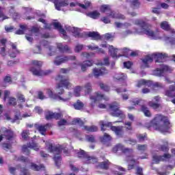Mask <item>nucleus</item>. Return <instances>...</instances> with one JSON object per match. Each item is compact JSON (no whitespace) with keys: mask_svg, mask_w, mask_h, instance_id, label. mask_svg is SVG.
<instances>
[{"mask_svg":"<svg viewBox=\"0 0 175 175\" xmlns=\"http://www.w3.org/2000/svg\"><path fill=\"white\" fill-rule=\"evenodd\" d=\"M133 23L135 25H138V27H139V29H135V32L136 33H144L145 35H147V36H148V38H150V39H154V40H157L158 39H163V40H165V42L170 43V44H175V30L170 27V25H169L167 22H162L161 24V28H162V29H164V31H167L169 33H171V37H167L166 36L161 37V33H154V31L151 30L150 27H148V25L146 24V18L135 19L133 21Z\"/></svg>","mask_w":175,"mask_h":175,"instance_id":"obj_1","label":"nucleus"},{"mask_svg":"<svg viewBox=\"0 0 175 175\" xmlns=\"http://www.w3.org/2000/svg\"><path fill=\"white\" fill-rule=\"evenodd\" d=\"M152 126L156 131L163 133L167 132L172 128V124H170V121L167 116L157 115L152 121V126H148V129H151Z\"/></svg>","mask_w":175,"mask_h":175,"instance_id":"obj_2","label":"nucleus"},{"mask_svg":"<svg viewBox=\"0 0 175 175\" xmlns=\"http://www.w3.org/2000/svg\"><path fill=\"white\" fill-rule=\"evenodd\" d=\"M100 47H103V49L99 48V46L94 44H90L88 46L89 50H91L92 51H95V50H96L97 54H105V50H107L108 49L109 54L111 55L112 58H119V57H121V55H117V53H118V51H122V50L114 49L113 46L107 44L106 42H103L100 45Z\"/></svg>","mask_w":175,"mask_h":175,"instance_id":"obj_3","label":"nucleus"},{"mask_svg":"<svg viewBox=\"0 0 175 175\" xmlns=\"http://www.w3.org/2000/svg\"><path fill=\"white\" fill-rule=\"evenodd\" d=\"M80 91H81L79 88L74 89V93L72 94L69 92L68 97L62 98L59 95H62L64 94V89L56 88L55 90L53 89H48L46 91V94H49L50 98L52 99H56L57 100H62L63 102H66V100H69L72 96H80Z\"/></svg>","mask_w":175,"mask_h":175,"instance_id":"obj_4","label":"nucleus"},{"mask_svg":"<svg viewBox=\"0 0 175 175\" xmlns=\"http://www.w3.org/2000/svg\"><path fill=\"white\" fill-rule=\"evenodd\" d=\"M113 152L122 151L126 154V161L129 162L128 170H132V169L135 167V165H137V163H139L137 161L135 160L133 156H132V152H133V150L132 149L125 148V146L121 144H118L115 147H113Z\"/></svg>","mask_w":175,"mask_h":175,"instance_id":"obj_5","label":"nucleus"},{"mask_svg":"<svg viewBox=\"0 0 175 175\" xmlns=\"http://www.w3.org/2000/svg\"><path fill=\"white\" fill-rule=\"evenodd\" d=\"M46 148L49 151V152H53L54 154V161L56 166H61V152H62V150L64 152V154H66L68 152V150L66 148H62V146H56L55 148H53V144L50 142H46Z\"/></svg>","mask_w":175,"mask_h":175,"instance_id":"obj_6","label":"nucleus"},{"mask_svg":"<svg viewBox=\"0 0 175 175\" xmlns=\"http://www.w3.org/2000/svg\"><path fill=\"white\" fill-rule=\"evenodd\" d=\"M165 58H166V55H163L162 53H159L147 55L144 59H142V67L148 68V65H150V64H151L154 59H155V62H163V61H165Z\"/></svg>","mask_w":175,"mask_h":175,"instance_id":"obj_7","label":"nucleus"},{"mask_svg":"<svg viewBox=\"0 0 175 175\" xmlns=\"http://www.w3.org/2000/svg\"><path fill=\"white\" fill-rule=\"evenodd\" d=\"M31 64L33 66H37V68L35 67H31L29 68L30 72H31L33 76H46L51 73V70H50L43 71L40 69V68H42V66L43 65V62L42 61L32 60Z\"/></svg>","mask_w":175,"mask_h":175,"instance_id":"obj_8","label":"nucleus"},{"mask_svg":"<svg viewBox=\"0 0 175 175\" xmlns=\"http://www.w3.org/2000/svg\"><path fill=\"white\" fill-rule=\"evenodd\" d=\"M99 125L101 128V131H106L107 128H109V129H111L113 132L116 133V135L118 136V137H122V135H124L122 126H113L111 122H107L102 120L99 122Z\"/></svg>","mask_w":175,"mask_h":175,"instance_id":"obj_9","label":"nucleus"},{"mask_svg":"<svg viewBox=\"0 0 175 175\" xmlns=\"http://www.w3.org/2000/svg\"><path fill=\"white\" fill-rule=\"evenodd\" d=\"M99 125L101 128V131H106L107 128H109V129H111L113 132L116 133V135L118 136V137H122V135H124L122 126H113L111 122H107L102 120L99 122Z\"/></svg>","mask_w":175,"mask_h":175,"instance_id":"obj_10","label":"nucleus"},{"mask_svg":"<svg viewBox=\"0 0 175 175\" xmlns=\"http://www.w3.org/2000/svg\"><path fill=\"white\" fill-rule=\"evenodd\" d=\"M38 21H40V23H42V24H44V28H46V29H51V26L53 25L55 29H57V31H59L60 36H62L63 39H68V35H66V31L64 29H62L61 23L54 22L51 25H47V23H46V21L42 18H40L38 19Z\"/></svg>","mask_w":175,"mask_h":175,"instance_id":"obj_11","label":"nucleus"},{"mask_svg":"<svg viewBox=\"0 0 175 175\" xmlns=\"http://www.w3.org/2000/svg\"><path fill=\"white\" fill-rule=\"evenodd\" d=\"M131 102L133 106H140V111H143L146 117H151V112L150 111L148 108L146 107V100L139 98H135Z\"/></svg>","mask_w":175,"mask_h":175,"instance_id":"obj_12","label":"nucleus"},{"mask_svg":"<svg viewBox=\"0 0 175 175\" xmlns=\"http://www.w3.org/2000/svg\"><path fill=\"white\" fill-rule=\"evenodd\" d=\"M100 10L102 13H106V14H109V17H112V18H120L124 20L125 16L121 14L116 13L115 12H112L110 5H103L100 7Z\"/></svg>","mask_w":175,"mask_h":175,"instance_id":"obj_13","label":"nucleus"},{"mask_svg":"<svg viewBox=\"0 0 175 175\" xmlns=\"http://www.w3.org/2000/svg\"><path fill=\"white\" fill-rule=\"evenodd\" d=\"M77 155L78 158H83V163H96L98 162V159L90 157L88 154L85 153V152L81 149L80 150H77Z\"/></svg>","mask_w":175,"mask_h":175,"instance_id":"obj_14","label":"nucleus"},{"mask_svg":"<svg viewBox=\"0 0 175 175\" xmlns=\"http://www.w3.org/2000/svg\"><path fill=\"white\" fill-rule=\"evenodd\" d=\"M90 105L94 107L96 105L97 102H100V100H109V97L105 96L101 92H96L93 95L90 96Z\"/></svg>","mask_w":175,"mask_h":175,"instance_id":"obj_15","label":"nucleus"},{"mask_svg":"<svg viewBox=\"0 0 175 175\" xmlns=\"http://www.w3.org/2000/svg\"><path fill=\"white\" fill-rule=\"evenodd\" d=\"M57 124L59 126H64L65 125H79L81 126L82 125L84 124V122H82L81 119L77 118L72 121H70V117H68V119H62L59 121H58Z\"/></svg>","mask_w":175,"mask_h":175,"instance_id":"obj_16","label":"nucleus"},{"mask_svg":"<svg viewBox=\"0 0 175 175\" xmlns=\"http://www.w3.org/2000/svg\"><path fill=\"white\" fill-rule=\"evenodd\" d=\"M109 109L113 117H125L124 112L120 110V104L118 103L113 102L109 104Z\"/></svg>","mask_w":175,"mask_h":175,"instance_id":"obj_17","label":"nucleus"},{"mask_svg":"<svg viewBox=\"0 0 175 175\" xmlns=\"http://www.w3.org/2000/svg\"><path fill=\"white\" fill-rule=\"evenodd\" d=\"M76 59V56H57L53 60V64L56 66H59V65H62V64H65V62H68V61H75Z\"/></svg>","mask_w":175,"mask_h":175,"instance_id":"obj_18","label":"nucleus"},{"mask_svg":"<svg viewBox=\"0 0 175 175\" xmlns=\"http://www.w3.org/2000/svg\"><path fill=\"white\" fill-rule=\"evenodd\" d=\"M160 66V68H157L153 71V75L154 76H165V73L167 72H173V68L169 67L167 65L161 64Z\"/></svg>","mask_w":175,"mask_h":175,"instance_id":"obj_19","label":"nucleus"},{"mask_svg":"<svg viewBox=\"0 0 175 175\" xmlns=\"http://www.w3.org/2000/svg\"><path fill=\"white\" fill-rule=\"evenodd\" d=\"M0 142H2L4 137L9 142L13 140V132L5 127H1L0 130Z\"/></svg>","mask_w":175,"mask_h":175,"instance_id":"obj_20","label":"nucleus"},{"mask_svg":"<svg viewBox=\"0 0 175 175\" xmlns=\"http://www.w3.org/2000/svg\"><path fill=\"white\" fill-rule=\"evenodd\" d=\"M57 81H59V88H69L72 87V84L69 83L63 75H59L56 77Z\"/></svg>","mask_w":175,"mask_h":175,"instance_id":"obj_21","label":"nucleus"},{"mask_svg":"<svg viewBox=\"0 0 175 175\" xmlns=\"http://www.w3.org/2000/svg\"><path fill=\"white\" fill-rule=\"evenodd\" d=\"M92 73L94 77L98 78L100 77V76L107 75V73H109V70H107L105 67L94 68L92 70Z\"/></svg>","mask_w":175,"mask_h":175,"instance_id":"obj_22","label":"nucleus"},{"mask_svg":"<svg viewBox=\"0 0 175 175\" xmlns=\"http://www.w3.org/2000/svg\"><path fill=\"white\" fill-rule=\"evenodd\" d=\"M52 1L55 6L57 10H62V8H65L69 5V1L66 0H48Z\"/></svg>","mask_w":175,"mask_h":175,"instance_id":"obj_23","label":"nucleus"},{"mask_svg":"<svg viewBox=\"0 0 175 175\" xmlns=\"http://www.w3.org/2000/svg\"><path fill=\"white\" fill-rule=\"evenodd\" d=\"M171 155L169 154H164L163 156H158L157 154L152 157V163H159L161 161H165V159H169Z\"/></svg>","mask_w":175,"mask_h":175,"instance_id":"obj_24","label":"nucleus"},{"mask_svg":"<svg viewBox=\"0 0 175 175\" xmlns=\"http://www.w3.org/2000/svg\"><path fill=\"white\" fill-rule=\"evenodd\" d=\"M85 4H81V3H70V8H75V10L76 9H77V8H81V9H87L88 8H90V6H91V2L88 1L87 0H85L84 1Z\"/></svg>","mask_w":175,"mask_h":175,"instance_id":"obj_25","label":"nucleus"},{"mask_svg":"<svg viewBox=\"0 0 175 175\" xmlns=\"http://www.w3.org/2000/svg\"><path fill=\"white\" fill-rule=\"evenodd\" d=\"M61 117H62L61 113H53L50 111H47L45 113V118L46 120H53V118H55V120H59Z\"/></svg>","mask_w":175,"mask_h":175,"instance_id":"obj_26","label":"nucleus"},{"mask_svg":"<svg viewBox=\"0 0 175 175\" xmlns=\"http://www.w3.org/2000/svg\"><path fill=\"white\" fill-rule=\"evenodd\" d=\"M66 31H68L69 32H72L73 36L75 38H81L83 35L81 33H80V30L78 28L76 27H72L70 26L66 27Z\"/></svg>","mask_w":175,"mask_h":175,"instance_id":"obj_27","label":"nucleus"},{"mask_svg":"<svg viewBox=\"0 0 175 175\" xmlns=\"http://www.w3.org/2000/svg\"><path fill=\"white\" fill-rule=\"evenodd\" d=\"M50 126H51L50 123H48L46 125L35 124V127L39 131L41 135H44L46 131H47V128H50Z\"/></svg>","mask_w":175,"mask_h":175,"instance_id":"obj_28","label":"nucleus"},{"mask_svg":"<svg viewBox=\"0 0 175 175\" xmlns=\"http://www.w3.org/2000/svg\"><path fill=\"white\" fill-rule=\"evenodd\" d=\"M152 85V81H147L146 79H140L137 82V87H151Z\"/></svg>","mask_w":175,"mask_h":175,"instance_id":"obj_29","label":"nucleus"},{"mask_svg":"<svg viewBox=\"0 0 175 175\" xmlns=\"http://www.w3.org/2000/svg\"><path fill=\"white\" fill-rule=\"evenodd\" d=\"M57 49L60 53H68V54H71L72 53L70 48L68 45H64L62 43L57 44Z\"/></svg>","mask_w":175,"mask_h":175,"instance_id":"obj_30","label":"nucleus"},{"mask_svg":"<svg viewBox=\"0 0 175 175\" xmlns=\"http://www.w3.org/2000/svg\"><path fill=\"white\" fill-rule=\"evenodd\" d=\"M154 99L157 103L150 101L148 103V105L150 106V107H153V109H158V107H159L160 106L159 103L161 102V97H159V96H154Z\"/></svg>","mask_w":175,"mask_h":175,"instance_id":"obj_31","label":"nucleus"},{"mask_svg":"<svg viewBox=\"0 0 175 175\" xmlns=\"http://www.w3.org/2000/svg\"><path fill=\"white\" fill-rule=\"evenodd\" d=\"M90 66H92V62L86 60L81 64V70L85 72L87 68H90Z\"/></svg>","mask_w":175,"mask_h":175,"instance_id":"obj_32","label":"nucleus"},{"mask_svg":"<svg viewBox=\"0 0 175 175\" xmlns=\"http://www.w3.org/2000/svg\"><path fill=\"white\" fill-rule=\"evenodd\" d=\"M30 167L32 170H36V172H39V170H44V165L43 164L38 165L33 163H31Z\"/></svg>","mask_w":175,"mask_h":175,"instance_id":"obj_33","label":"nucleus"},{"mask_svg":"<svg viewBox=\"0 0 175 175\" xmlns=\"http://www.w3.org/2000/svg\"><path fill=\"white\" fill-rule=\"evenodd\" d=\"M20 28L21 29L16 31V35H24V33H27V30L28 29L27 25H21Z\"/></svg>","mask_w":175,"mask_h":175,"instance_id":"obj_34","label":"nucleus"},{"mask_svg":"<svg viewBox=\"0 0 175 175\" xmlns=\"http://www.w3.org/2000/svg\"><path fill=\"white\" fill-rule=\"evenodd\" d=\"M88 36L89 38H92L94 40H98V39H100V36L99 35V33L96 31H89L88 33Z\"/></svg>","mask_w":175,"mask_h":175,"instance_id":"obj_35","label":"nucleus"},{"mask_svg":"<svg viewBox=\"0 0 175 175\" xmlns=\"http://www.w3.org/2000/svg\"><path fill=\"white\" fill-rule=\"evenodd\" d=\"M9 14L12 17H13L14 20H16V18H20V15L18 14V13L14 11V8L13 7H10V9L9 10Z\"/></svg>","mask_w":175,"mask_h":175,"instance_id":"obj_36","label":"nucleus"},{"mask_svg":"<svg viewBox=\"0 0 175 175\" xmlns=\"http://www.w3.org/2000/svg\"><path fill=\"white\" fill-rule=\"evenodd\" d=\"M86 14L88 17H90L91 18H94V19L99 18L100 16V13H99V12L98 11H93L91 12H88Z\"/></svg>","mask_w":175,"mask_h":175,"instance_id":"obj_37","label":"nucleus"},{"mask_svg":"<svg viewBox=\"0 0 175 175\" xmlns=\"http://www.w3.org/2000/svg\"><path fill=\"white\" fill-rule=\"evenodd\" d=\"M83 129H85V131H87L88 132H97L98 131V126H83Z\"/></svg>","mask_w":175,"mask_h":175,"instance_id":"obj_38","label":"nucleus"},{"mask_svg":"<svg viewBox=\"0 0 175 175\" xmlns=\"http://www.w3.org/2000/svg\"><path fill=\"white\" fill-rule=\"evenodd\" d=\"M12 52L10 53V57L12 58H16V56L18 53V51L17 50V48L16 47V44H12Z\"/></svg>","mask_w":175,"mask_h":175,"instance_id":"obj_39","label":"nucleus"},{"mask_svg":"<svg viewBox=\"0 0 175 175\" xmlns=\"http://www.w3.org/2000/svg\"><path fill=\"white\" fill-rule=\"evenodd\" d=\"M28 148H32L35 151H38L39 150L40 146L38 144L35 143V142L32 141L31 142H29L28 144Z\"/></svg>","mask_w":175,"mask_h":175,"instance_id":"obj_40","label":"nucleus"},{"mask_svg":"<svg viewBox=\"0 0 175 175\" xmlns=\"http://www.w3.org/2000/svg\"><path fill=\"white\" fill-rule=\"evenodd\" d=\"M114 77L115 79H116V80H123V81H124L127 78L126 74H124L121 72L116 74Z\"/></svg>","mask_w":175,"mask_h":175,"instance_id":"obj_41","label":"nucleus"},{"mask_svg":"<svg viewBox=\"0 0 175 175\" xmlns=\"http://www.w3.org/2000/svg\"><path fill=\"white\" fill-rule=\"evenodd\" d=\"M126 2H131L134 9H137L140 6V1L139 0H126Z\"/></svg>","mask_w":175,"mask_h":175,"instance_id":"obj_42","label":"nucleus"},{"mask_svg":"<svg viewBox=\"0 0 175 175\" xmlns=\"http://www.w3.org/2000/svg\"><path fill=\"white\" fill-rule=\"evenodd\" d=\"M109 160H107V161L100 163L98 167H100V169H109Z\"/></svg>","mask_w":175,"mask_h":175,"instance_id":"obj_43","label":"nucleus"},{"mask_svg":"<svg viewBox=\"0 0 175 175\" xmlns=\"http://www.w3.org/2000/svg\"><path fill=\"white\" fill-rule=\"evenodd\" d=\"M74 107L76 110H81L84 107V104L79 100H77V103L74 104Z\"/></svg>","mask_w":175,"mask_h":175,"instance_id":"obj_44","label":"nucleus"},{"mask_svg":"<svg viewBox=\"0 0 175 175\" xmlns=\"http://www.w3.org/2000/svg\"><path fill=\"white\" fill-rule=\"evenodd\" d=\"M16 161H20L21 162H25L26 165H28V163H30L31 161L29 160L23 156H21L19 157H15Z\"/></svg>","mask_w":175,"mask_h":175,"instance_id":"obj_45","label":"nucleus"},{"mask_svg":"<svg viewBox=\"0 0 175 175\" xmlns=\"http://www.w3.org/2000/svg\"><path fill=\"white\" fill-rule=\"evenodd\" d=\"M111 140V136L107 133H105L104 136L101 137V142L105 143V142H110Z\"/></svg>","mask_w":175,"mask_h":175,"instance_id":"obj_46","label":"nucleus"},{"mask_svg":"<svg viewBox=\"0 0 175 175\" xmlns=\"http://www.w3.org/2000/svg\"><path fill=\"white\" fill-rule=\"evenodd\" d=\"M115 25H116L117 28H124V27H126V28H128V27H131L130 23H126L124 24L120 23H115Z\"/></svg>","mask_w":175,"mask_h":175,"instance_id":"obj_47","label":"nucleus"},{"mask_svg":"<svg viewBox=\"0 0 175 175\" xmlns=\"http://www.w3.org/2000/svg\"><path fill=\"white\" fill-rule=\"evenodd\" d=\"M85 47V45L78 44L75 46V53H80L81 50H83V48Z\"/></svg>","mask_w":175,"mask_h":175,"instance_id":"obj_48","label":"nucleus"},{"mask_svg":"<svg viewBox=\"0 0 175 175\" xmlns=\"http://www.w3.org/2000/svg\"><path fill=\"white\" fill-rule=\"evenodd\" d=\"M28 136H29V131L24 130L22 133V137L24 140H27L28 139Z\"/></svg>","mask_w":175,"mask_h":175,"instance_id":"obj_49","label":"nucleus"},{"mask_svg":"<svg viewBox=\"0 0 175 175\" xmlns=\"http://www.w3.org/2000/svg\"><path fill=\"white\" fill-rule=\"evenodd\" d=\"M137 137L139 142H144L147 139V135L146 134H139L137 135Z\"/></svg>","mask_w":175,"mask_h":175,"instance_id":"obj_50","label":"nucleus"},{"mask_svg":"<svg viewBox=\"0 0 175 175\" xmlns=\"http://www.w3.org/2000/svg\"><path fill=\"white\" fill-rule=\"evenodd\" d=\"M109 18H113V17L110 16L109 14H108V16H104L101 18V21H103V23H105V24H109V23H110V19Z\"/></svg>","mask_w":175,"mask_h":175,"instance_id":"obj_51","label":"nucleus"},{"mask_svg":"<svg viewBox=\"0 0 175 175\" xmlns=\"http://www.w3.org/2000/svg\"><path fill=\"white\" fill-rule=\"evenodd\" d=\"M93 54H94L93 53H87V52H83L81 54V57H82V58L88 59V58H91V55H92Z\"/></svg>","mask_w":175,"mask_h":175,"instance_id":"obj_52","label":"nucleus"},{"mask_svg":"<svg viewBox=\"0 0 175 175\" xmlns=\"http://www.w3.org/2000/svg\"><path fill=\"white\" fill-rule=\"evenodd\" d=\"M9 103L12 105V106H16V105H17V100L14 97H10Z\"/></svg>","mask_w":175,"mask_h":175,"instance_id":"obj_53","label":"nucleus"},{"mask_svg":"<svg viewBox=\"0 0 175 175\" xmlns=\"http://www.w3.org/2000/svg\"><path fill=\"white\" fill-rule=\"evenodd\" d=\"M22 151L26 155H29V149H28V146L27 145H25L23 146Z\"/></svg>","mask_w":175,"mask_h":175,"instance_id":"obj_54","label":"nucleus"},{"mask_svg":"<svg viewBox=\"0 0 175 175\" xmlns=\"http://www.w3.org/2000/svg\"><path fill=\"white\" fill-rule=\"evenodd\" d=\"M137 150L139 151H146L147 150V145H137Z\"/></svg>","mask_w":175,"mask_h":175,"instance_id":"obj_55","label":"nucleus"},{"mask_svg":"<svg viewBox=\"0 0 175 175\" xmlns=\"http://www.w3.org/2000/svg\"><path fill=\"white\" fill-rule=\"evenodd\" d=\"M21 175H29V172L24 167L21 168Z\"/></svg>","mask_w":175,"mask_h":175,"instance_id":"obj_56","label":"nucleus"},{"mask_svg":"<svg viewBox=\"0 0 175 175\" xmlns=\"http://www.w3.org/2000/svg\"><path fill=\"white\" fill-rule=\"evenodd\" d=\"M17 98L20 102H25V97H24V95L18 94Z\"/></svg>","mask_w":175,"mask_h":175,"instance_id":"obj_57","label":"nucleus"},{"mask_svg":"<svg viewBox=\"0 0 175 175\" xmlns=\"http://www.w3.org/2000/svg\"><path fill=\"white\" fill-rule=\"evenodd\" d=\"M34 111L38 114H42V113H43V109L40 108V107H36L34 108Z\"/></svg>","mask_w":175,"mask_h":175,"instance_id":"obj_58","label":"nucleus"},{"mask_svg":"<svg viewBox=\"0 0 175 175\" xmlns=\"http://www.w3.org/2000/svg\"><path fill=\"white\" fill-rule=\"evenodd\" d=\"M131 34H132V31H131V30H126V31H124V32L122 33V36L123 38H125V37L128 36V35H131Z\"/></svg>","mask_w":175,"mask_h":175,"instance_id":"obj_59","label":"nucleus"},{"mask_svg":"<svg viewBox=\"0 0 175 175\" xmlns=\"http://www.w3.org/2000/svg\"><path fill=\"white\" fill-rule=\"evenodd\" d=\"M161 150L163 151L164 152H167V151H169V148L167 147V143H166L165 145L161 146Z\"/></svg>","mask_w":175,"mask_h":175,"instance_id":"obj_60","label":"nucleus"},{"mask_svg":"<svg viewBox=\"0 0 175 175\" xmlns=\"http://www.w3.org/2000/svg\"><path fill=\"white\" fill-rule=\"evenodd\" d=\"M124 68H126V69H130L131 66H132V62H124Z\"/></svg>","mask_w":175,"mask_h":175,"instance_id":"obj_61","label":"nucleus"},{"mask_svg":"<svg viewBox=\"0 0 175 175\" xmlns=\"http://www.w3.org/2000/svg\"><path fill=\"white\" fill-rule=\"evenodd\" d=\"M38 96L39 99H41V100L46 99V96H44V94L42 92H38Z\"/></svg>","mask_w":175,"mask_h":175,"instance_id":"obj_62","label":"nucleus"},{"mask_svg":"<svg viewBox=\"0 0 175 175\" xmlns=\"http://www.w3.org/2000/svg\"><path fill=\"white\" fill-rule=\"evenodd\" d=\"M4 150H9L11 147H12V145L10 144H3V146H2Z\"/></svg>","mask_w":175,"mask_h":175,"instance_id":"obj_63","label":"nucleus"},{"mask_svg":"<svg viewBox=\"0 0 175 175\" xmlns=\"http://www.w3.org/2000/svg\"><path fill=\"white\" fill-rule=\"evenodd\" d=\"M137 174L143 175V168L140 167H137Z\"/></svg>","mask_w":175,"mask_h":175,"instance_id":"obj_64","label":"nucleus"}]
</instances>
